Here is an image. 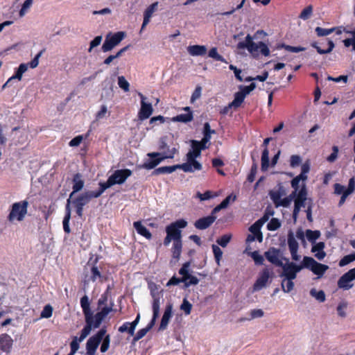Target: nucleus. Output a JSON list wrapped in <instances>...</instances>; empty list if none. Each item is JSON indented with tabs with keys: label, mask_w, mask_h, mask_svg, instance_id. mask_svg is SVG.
<instances>
[{
	"label": "nucleus",
	"mask_w": 355,
	"mask_h": 355,
	"mask_svg": "<svg viewBox=\"0 0 355 355\" xmlns=\"http://www.w3.org/2000/svg\"><path fill=\"white\" fill-rule=\"evenodd\" d=\"M178 169V164L173 166H166L155 168L152 172V175H158L160 174H170Z\"/></svg>",
	"instance_id": "2f4dec72"
},
{
	"label": "nucleus",
	"mask_w": 355,
	"mask_h": 355,
	"mask_svg": "<svg viewBox=\"0 0 355 355\" xmlns=\"http://www.w3.org/2000/svg\"><path fill=\"white\" fill-rule=\"evenodd\" d=\"M159 150L161 153H151L148 155L150 159L144 164V167L147 169L154 168L157 165L161 163L165 159H172L178 152L175 147L170 148L166 142V137H163L159 141Z\"/></svg>",
	"instance_id": "f257e3e1"
},
{
	"label": "nucleus",
	"mask_w": 355,
	"mask_h": 355,
	"mask_svg": "<svg viewBox=\"0 0 355 355\" xmlns=\"http://www.w3.org/2000/svg\"><path fill=\"white\" fill-rule=\"evenodd\" d=\"M172 311H173L172 304H168L166 306L164 314H163L162 320H161V322H160V324L159 327V331H163L166 329V327L168 324V322H169L171 318H172V315H173Z\"/></svg>",
	"instance_id": "393cba45"
},
{
	"label": "nucleus",
	"mask_w": 355,
	"mask_h": 355,
	"mask_svg": "<svg viewBox=\"0 0 355 355\" xmlns=\"http://www.w3.org/2000/svg\"><path fill=\"white\" fill-rule=\"evenodd\" d=\"M281 268L282 272L279 274L280 277L295 279L297 273L303 270L304 266H303V261L300 264H297L293 261H290L288 259Z\"/></svg>",
	"instance_id": "9d476101"
},
{
	"label": "nucleus",
	"mask_w": 355,
	"mask_h": 355,
	"mask_svg": "<svg viewBox=\"0 0 355 355\" xmlns=\"http://www.w3.org/2000/svg\"><path fill=\"white\" fill-rule=\"evenodd\" d=\"M89 134H87L85 137L83 135H78L73 138L69 143V146L71 147H76L78 146L84 139H86L88 137Z\"/></svg>",
	"instance_id": "13d9d810"
},
{
	"label": "nucleus",
	"mask_w": 355,
	"mask_h": 355,
	"mask_svg": "<svg viewBox=\"0 0 355 355\" xmlns=\"http://www.w3.org/2000/svg\"><path fill=\"white\" fill-rule=\"evenodd\" d=\"M125 36L126 34L124 31H118L114 33H107L101 47L102 51L103 52H108L112 51L115 46L121 43V42L125 37Z\"/></svg>",
	"instance_id": "6e6552de"
},
{
	"label": "nucleus",
	"mask_w": 355,
	"mask_h": 355,
	"mask_svg": "<svg viewBox=\"0 0 355 355\" xmlns=\"http://www.w3.org/2000/svg\"><path fill=\"white\" fill-rule=\"evenodd\" d=\"M306 179L303 178L302 175H297L296 177H295L291 182V187L296 190H300L299 188L300 187H301L302 185L304 184H306L305 182H306Z\"/></svg>",
	"instance_id": "79ce46f5"
},
{
	"label": "nucleus",
	"mask_w": 355,
	"mask_h": 355,
	"mask_svg": "<svg viewBox=\"0 0 355 355\" xmlns=\"http://www.w3.org/2000/svg\"><path fill=\"white\" fill-rule=\"evenodd\" d=\"M262 223H263L261 221V220H259L257 222H255L253 225H252L249 228L250 232L252 234L256 235L257 239L259 242H261L263 240L262 233L261 232V227L262 225Z\"/></svg>",
	"instance_id": "7c9ffc66"
},
{
	"label": "nucleus",
	"mask_w": 355,
	"mask_h": 355,
	"mask_svg": "<svg viewBox=\"0 0 355 355\" xmlns=\"http://www.w3.org/2000/svg\"><path fill=\"white\" fill-rule=\"evenodd\" d=\"M352 38L345 39V40H343V43L346 47L352 46V49L355 51V33L354 32H352Z\"/></svg>",
	"instance_id": "774afa93"
},
{
	"label": "nucleus",
	"mask_w": 355,
	"mask_h": 355,
	"mask_svg": "<svg viewBox=\"0 0 355 355\" xmlns=\"http://www.w3.org/2000/svg\"><path fill=\"white\" fill-rule=\"evenodd\" d=\"M80 306L83 309V314L85 315V323H87V328L85 331L87 330L90 327V313L92 312L90 309V303L89 300V297L85 295L80 299Z\"/></svg>",
	"instance_id": "aec40b11"
},
{
	"label": "nucleus",
	"mask_w": 355,
	"mask_h": 355,
	"mask_svg": "<svg viewBox=\"0 0 355 355\" xmlns=\"http://www.w3.org/2000/svg\"><path fill=\"white\" fill-rule=\"evenodd\" d=\"M303 266L304 268L310 270L313 274L317 275L316 279L322 277L329 266L325 264L316 261L313 257L305 256L303 257Z\"/></svg>",
	"instance_id": "0eeeda50"
},
{
	"label": "nucleus",
	"mask_w": 355,
	"mask_h": 355,
	"mask_svg": "<svg viewBox=\"0 0 355 355\" xmlns=\"http://www.w3.org/2000/svg\"><path fill=\"white\" fill-rule=\"evenodd\" d=\"M99 260V257L98 255H96L95 258L93 259V256L89 258V260L88 261V264H92L91 268V275H90V279L92 282H96L98 279L102 282L101 279L103 277L101 272H100L98 268L96 266V263H98Z\"/></svg>",
	"instance_id": "412c9836"
},
{
	"label": "nucleus",
	"mask_w": 355,
	"mask_h": 355,
	"mask_svg": "<svg viewBox=\"0 0 355 355\" xmlns=\"http://www.w3.org/2000/svg\"><path fill=\"white\" fill-rule=\"evenodd\" d=\"M328 48L327 49H322L318 45L316 42H314L311 44L313 47H314L318 53L320 54H326L330 53L333 49L334 48V43L331 40H329L327 42Z\"/></svg>",
	"instance_id": "58836bf2"
},
{
	"label": "nucleus",
	"mask_w": 355,
	"mask_h": 355,
	"mask_svg": "<svg viewBox=\"0 0 355 355\" xmlns=\"http://www.w3.org/2000/svg\"><path fill=\"white\" fill-rule=\"evenodd\" d=\"M256 87V84L252 83L248 86H240L241 91L236 92L234 97L236 98V101L241 104L244 101L245 96L253 91Z\"/></svg>",
	"instance_id": "4be33fe9"
},
{
	"label": "nucleus",
	"mask_w": 355,
	"mask_h": 355,
	"mask_svg": "<svg viewBox=\"0 0 355 355\" xmlns=\"http://www.w3.org/2000/svg\"><path fill=\"white\" fill-rule=\"evenodd\" d=\"M189 267L190 262L188 261L184 263L179 270V274L182 275V282L184 284L185 287L196 285L199 282V279L196 277L189 273Z\"/></svg>",
	"instance_id": "6ab92c4d"
},
{
	"label": "nucleus",
	"mask_w": 355,
	"mask_h": 355,
	"mask_svg": "<svg viewBox=\"0 0 355 355\" xmlns=\"http://www.w3.org/2000/svg\"><path fill=\"white\" fill-rule=\"evenodd\" d=\"M208 55L209 57L214 59L215 60L227 63L226 60L222 55L218 54L217 48L216 47H213L209 50Z\"/></svg>",
	"instance_id": "8fccbe9b"
},
{
	"label": "nucleus",
	"mask_w": 355,
	"mask_h": 355,
	"mask_svg": "<svg viewBox=\"0 0 355 355\" xmlns=\"http://www.w3.org/2000/svg\"><path fill=\"white\" fill-rule=\"evenodd\" d=\"M182 248V241H175L173 243L171 252L173 258L178 260L180 257L181 252Z\"/></svg>",
	"instance_id": "c9c22d12"
},
{
	"label": "nucleus",
	"mask_w": 355,
	"mask_h": 355,
	"mask_svg": "<svg viewBox=\"0 0 355 355\" xmlns=\"http://www.w3.org/2000/svg\"><path fill=\"white\" fill-rule=\"evenodd\" d=\"M193 119V112L185 114H180L171 118V121L173 122L188 123Z\"/></svg>",
	"instance_id": "473e14b6"
},
{
	"label": "nucleus",
	"mask_w": 355,
	"mask_h": 355,
	"mask_svg": "<svg viewBox=\"0 0 355 355\" xmlns=\"http://www.w3.org/2000/svg\"><path fill=\"white\" fill-rule=\"evenodd\" d=\"M264 255L270 263L278 267L283 266L284 261L288 259L280 249L275 248H269L265 252Z\"/></svg>",
	"instance_id": "f8f14e48"
},
{
	"label": "nucleus",
	"mask_w": 355,
	"mask_h": 355,
	"mask_svg": "<svg viewBox=\"0 0 355 355\" xmlns=\"http://www.w3.org/2000/svg\"><path fill=\"white\" fill-rule=\"evenodd\" d=\"M28 205L29 203L26 200L13 203L8 216V220L10 222L24 220L28 212Z\"/></svg>",
	"instance_id": "423d86ee"
},
{
	"label": "nucleus",
	"mask_w": 355,
	"mask_h": 355,
	"mask_svg": "<svg viewBox=\"0 0 355 355\" xmlns=\"http://www.w3.org/2000/svg\"><path fill=\"white\" fill-rule=\"evenodd\" d=\"M53 309L51 305L46 304L40 313L42 318H49L52 316Z\"/></svg>",
	"instance_id": "6e6d98bb"
},
{
	"label": "nucleus",
	"mask_w": 355,
	"mask_h": 355,
	"mask_svg": "<svg viewBox=\"0 0 355 355\" xmlns=\"http://www.w3.org/2000/svg\"><path fill=\"white\" fill-rule=\"evenodd\" d=\"M315 32L319 37H323L329 35V34L332 33L335 31V28H323L321 27H316L315 28Z\"/></svg>",
	"instance_id": "4d7b16f0"
},
{
	"label": "nucleus",
	"mask_w": 355,
	"mask_h": 355,
	"mask_svg": "<svg viewBox=\"0 0 355 355\" xmlns=\"http://www.w3.org/2000/svg\"><path fill=\"white\" fill-rule=\"evenodd\" d=\"M112 306L111 304L110 306H105L103 308L99 309L100 311L97 312L94 315L92 312L90 313V327L85 331V329L87 328V323H85V327L82 329V338H86L91 332L92 329L98 328L104 320V318L111 312L112 311Z\"/></svg>",
	"instance_id": "20e7f679"
},
{
	"label": "nucleus",
	"mask_w": 355,
	"mask_h": 355,
	"mask_svg": "<svg viewBox=\"0 0 355 355\" xmlns=\"http://www.w3.org/2000/svg\"><path fill=\"white\" fill-rule=\"evenodd\" d=\"M310 295L320 302H324L326 300L325 293L322 290L318 291L315 288H312Z\"/></svg>",
	"instance_id": "a18cd8bd"
},
{
	"label": "nucleus",
	"mask_w": 355,
	"mask_h": 355,
	"mask_svg": "<svg viewBox=\"0 0 355 355\" xmlns=\"http://www.w3.org/2000/svg\"><path fill=\"white\" fill-rule=\"evenodd\" d=\"M307 189L306 187V184L302 185L300 191H298V195L297 198L294 200V209L293 211V218L295 221L297 220L298 214L301 210V208L307 207L309 199L307 198Z\"/></svg>",
	"instance_id": "1a4fd4ad"
},
{
	"label": "nucleus",
	"mask_w": 355,
	"mask_h": 355,
	"mask_svg": "<svg viewBox=\"0 0 355 355\" xmlns=\"http://www.w3.org/2000/svg\"><path fill=\"white\" fill-rule=\"evenodd\" d=\"M281 226V223L277 218H273L267 225V228L270 231H275Z\"/></svg>",
	"instance_id": "0e129e2a"
},
{
	"label": "nucleus",
	"mask_w": 355,
	"mask_h": 355,
	"mask_svg": "<svg viewBox=\"0 0 355 355\" xmlns=\"http://www.w3.org/2000/svg\"><path fill=\"white\" fill-rule=\"evenodd\" d=\"M355 279V267L343 274L338 280L339 288L348 291L354 286L352 282Z\"/></svg>",
	"instance_id": "a211bd4d"
},
{
	"label": "nucleus",
	"mask_w": 355,
	"mask_h": 355,
	"mask_svg": "<svg viewBox=\"0 0 355 355\" xmlns=\"http://www.w3.org/2000/svg\"><path fill=\"white\" fill-rule=\"evenodd\" d=\"M288 245L290 251L298 250L299 244L292 232H290L288 234Z\"/></svg>",
	"instance_id": "37998d69"
},
{
	"label": "nucleus",
	"mask_w": 355,
	"mask_h": 355,
	"mask_svg": "<svg viewBox=\"0 0 355 355\" xmlns=\"http://www.w3.org/2000/svg\"><path fill=\"white\" fill-rule=\"evenodd\" d=\"M150 290V295L153 298L152 302V310L153 317L152 320L156 321L157 318L159 315V308L161 305V300L162 299V295L159 291L157 286L155 284H150L149 286Z\"/></svg>",
	"instance_id": "ddd939ff"
},
{
	"label": "nucleus",
	"mask_w": 355,
	"mask_h": 355,
	"mask_svg": "<svg viewBox=\"0 0 355 355\" xmlns=\"http://www.w3.org/2000/svg\"><path fill=\"white\" fill-rule=\"evenodd\" d=\"M187 51L192 56H202L206 54L207 47L203 45H191L188 46Z\"/></svg>",
	"instance_id": "c756f323"
},
{
	"label": "nucleus",
	"mask_w": 355,
	"mask_h": 355,
	"mask_svg": "<svg viewBox=\"0 0 355 355\" xmlns=\"http://www.w3.org/2000/svg\"><path fill=\"white\" fill-rule=\"evenodd\" d=\"M230 234H224L216 240V243L223 248H225L231 240Z\"/></svg>",
	"instance_id": "052dcab7"
},
{
	"label": "nucleus",
	"mask_w": 355,
	"mask_h": 355,
	"mask_svg": "<svg viewBox=\"0 0 355 355\" xmlns=\"http://www.w3.org/2000/svg\"><path fill=\"white\" fill-rule=\"evenodd\" d=\"M165 121H166V119L163 116L159 115V116L152 117L149 121V124L154 126L157 124L164 123L165 122Z\"/></svg>",
	"instance_id": "338daca9"
},
{
	"label": "nucleus",
	"mask_w": 355,
	"mask_h": 355,
	"mask_svg": "<svg viewBox=\"0 0 355 355\" xmlns=\"http://www.w3.org/2000/svg\"><path fill=\"white\" fill-rule=\"evenodd\" d=\"M103 193V191L99 187L96 191H88L79 195L75 200H73L72 202L73 205H78L84 207L88 204L92 198H99Z\"/></svg>",
	"instance_id": "dca6fc26"
},
{
	"label": "nucleus",
	"mask_w": 355,
	"mask_h": 355,
	"mask_svg": "<svg viewBox=\"0 0 355 355\" xmlns=\"http://www.w3.org/2000/svg\"><path fill=\"white\" fill-rule=\"evenodd\" d=\"M216 217L214 215L207 216L197 220L194 226L196 229L203 230L211 226L216 220Z\"/></svg>",
	"instance_id": "b1692460"
},
{
	"label": "nucleus",
	"mask_w": 355,
	"mask_h": 355,
	"mask_svg": "<svg viewBox=\"0 0 355 355\" xmlns=\"http://www.w3.org/2000/svg\"><path fill=\"white\" fill-rule=\"evenodd\" d=\"M313 13V6L309 5L306 6L304 9L301 12L299 17L303 20H307L311 17Z\"/></svg>",
	"instance_id": "5fc2aeb1"
},
{
	"label": "nucleus",
	"mask_w": 355,
	"mask_h": 355,
	"mask_svg": "<svg viewBox=\"0 0 355 355\" xmlns=\"http://www.w3.org/2000/svg\"><path fill=\"white\" fill-rule=\"evenodd\" d=\"M191 148L187 153H191L195 157H199L201 155V151L208 148L207 146H202L200 143L196 140L191 141Z\"/></svg>",
	"instance_id": "cd10ccee"
},
{
	"label": "nucleus",
	"mask_w": 355,
	"mask_h": 355,
	"mask_svg": "<svg viewBox=\"0 0 355 355\" xmlns=\"http://www.w3.org/2000/svg\"><path fill=\"white\" fill-rule=\"evenodd\" d=\"M212 250L214 255V258L216 260V262L218 266L220 265V261L223 256V251L221 249L216 245L213 244L212 246Z\"/></svg>",
	"instance_id": "864d4df0"
},
{
	"label": "nucleus",
	"mask_w": 355,
	"mask_h": 355,
	"mask_svg": "<svg viewBox=\"0 0 355 355\" xmlns=\"http://www.w3.org/2000/svg\"><path fill=\"white\" fill-rule=\"evenodd\" d=\"M196 159L197 157H193L191 153H187V162L181 164H178V169H181L185 173H193L196 171H200L202 166Z\"/></svg>",
	"instance_id": "4468645a"
},
{
	"label": "nucleus",
	"mask_w": 355,
	"mask_h": 355,
	"mask_svg": "<svg viewBox=\"0 0 355 355\" xmlns=\"http://www.w3.org/2000/svg\"><path fill=\"white\" fill-rule=\"evenodd\" d=\"M119 331L121 333L128 332L130 336H133V322H126L123 323L119 328Z\"/></svg>",
	"instance_id": "3c124183"
},
{
	"label": "nucleus",
	"mask_w": 355,
	"mask_h": 355,
	"mask_svg": "<svg viewBox=\"0 0 355 355\" xmlns=\"http://www.w3.org/2000/svg\"><path fill=\"white\" fill-rule=\"evenodd\" d=\"M237 49L240 50L247 49L254 57L259 55V51L264 56L270 55V50L268 46L263 42H254L253 37L250 34L247 35L245 41L239 42L237 44Z\"/></svg>",
	"instance_id": "f03ea898"
},
{
	"label": "nucleus",
	"mask_w": 355,
	"mask_h": 355,
	"mask_svg": "<svg viewBox=\"0 0 355 355\" xmlns=\"http://www.w3.org/2000/svg\"><path fill=\"white\" fill-rule=\"evenodd\" d=\"M282 48L284 49L287 51L293 52V53H299L300 51H304L306 49L304 47H301V46H290V45H286L285 44H279L277 46V49H282Z\"/></svg>",
	"instance_id": "09e8293b"
},
{
	"label": "nucleus",
	"mask_w": 355,
	"mask_h": 355,
	"mask_svg": "<svg viewBox=\"0 0 355 355\" xmlns=\"http://www.w3.org/2000/svg\"><path fill=\"white\" fill-rule=\"evenodd\" d=\"M325 244L324 242H318L313 244L311 252L314 254L315 257L321 261L326 257V252L324 249Z\"/></svg>",
	"instance_id": "a878e982"
},
{
	"label": "nucleus",
	"mask_w": 355,
	"mask_h": 355,
	"mask_svg": "<svg viewBox=\"0 0 355 355\" xmlns=\"http://www.w3.org/2000/svg\"><path fill=\"white\" fill-rule=\"evenodd\" d=\"M135 229L138 234L144 236L147 239H151L152 234L149 230L144 226L141 222H135Z\"/></svg>",
	"instance_id": "72a5a7b5"
},
{
	"label": "nucleus",
	"mask_w": 355,
	"mask_h": 355,
	"mask_svg": "<svg viewBox=\"0 0 355 355\" xmlns=\"http://www.w3.org/2000/svg\"><path fill=\"white\" fill-rule=\"evenodd\" d=\"M118 85L119 87L124 92H128L129 90L130 84L124 76H121L118 77Z\"/></svg>",
	"instance_id": "bf43d9fd"
},
{
	"label": "nucleus",
	"mask_w": 355,
	"mask_h": 355,
	"mask_svg": "<svg viewBox=\"0 0 355 355\" xmlns=\"http://www.w3.org/2000/svg\"><path fill=\"white\" fill-rule=\"evenodd\" d=\"M241 103L236 101V98L234 97V100L230 103L227 106L224 107L220 111L222 114H227L232 108L237 109L241 106Z\"/></svg>",
	"instance_id": "de8ad7c7"
},
{
	"label": "nucleus",
	"mask_w": 355,
	"mask_h": 355,
	"mask_svg": "<svg viewBox=\"0 0 355 355\" xmlns=\"http://www.w3.org/2000/svg\"><path fill=\"white\" fill-rule=\"evenodd\" d=\"M306 236L309 242L312 244L315 243V241L320 238V232L319 230H307L306 231Z\"/></svg>",
	"instance_id": "ea45409f"
},
{
	"label": "nucleus",
	"mask_w": 355,
	"mask_h": 355,
	"mask_svg": "<svg viewBox=\"0 0 355 355\" xmlns=\"http://www.w3.org/2000/svg\"><path fill=\"white\" fill-rule=\"evenodd\" d=\"M355 261L354 253L344 256L338 263L340 267H343Z\"/></svg>",
	"instance_id": "603ef678"
},
{
	"label": "nucleus",
	"mask_w": 355,
	"mask_h": 355,
	"mask_svg": "<svg viewBox=\"0 0 355 355\" xmlns=\"http://www.w3.org/2000/svg\"><path fill=\"white\" fill-rule=\"evenodd\" d=\"M138 95L141 98V107L138 112V120L142 121L148 119L153 112V108L151 103L147 101V98L145 97L141 93L139 92Z\"/></svg>",
	"instance_id": "2eb2a0df"
},
{
	"label": "nucleus",
	"mask_w": 355,
	"mask_h": 355,
	"mask_svg": "<svg viewBox=\"0 0 355 355\" xmlns=\"http://www.w3.org/2000/svg\"><path fill=\"white\" fill-rule=\"evenodd\" d=\"M82 175L80 173H76L73 178V191L69 195V198L67 200V203L65 208V215L62 221L63 230L67 234H69L71 229L69 227V220L71 218V208H70V198L75 193L80 191L84 187V181L81 179Z\"/></svg>",
	"instance_id": "7ed1b4c3"
},
{
	"label": "nucleus",
	"mask_w": 355,
	"mask_h": 355,
	"mask_svg": "<svg viewBox=\"0 0 355 355\" xmlns=\"http://www.w3.org/2000/svg\"><path fill=\"white\" fill-rule=\"evenodd\" d=\"M269 167V150L268 148L263 149L261 155V171H266Z\"/></svg>",
	"instance_id": "e433bc0d"
},
{
	"label": "nucleus",
	"mask_w": 355,
	"mask_h": 355,
	"mask_svg": "<svg viewBox=\"0 0 355 355\" xmlns=\"http://www.w3.org/2000/svg\"><path fill=\"white\" fill-rule=\"evenodd\" d=\"M132 175V171L130 169H118L107 178L106 182H100L98 183L103 193L115 184H123L126 179Z\"/></svg>",
	"instance_id": "39448f33"
},
{
	"label": "nucleus",
	"mask_w": 355,
	"mask_h": 355,
	"mask_svg": "<svg viewBox=\"0 0 355 355\" xmlns=\"http://www.w3.org/2000/svg\"><path fill=\"white\" fill-rule=\"evenodd\" d=\"M155 321L151 319L150 322L145 328L138 331L136 336H135V342L143 338L147 334V332L152 329V327L155 325Z\"/></svg>",
	"instance_id": "4c0bfd02"
},
{
	"label": "nucleus",
	"mask_w": 355,
	"mask_h": 355,
	"mask_svg": "<svg viewBox=\"0 0 355 355\" xmlns=\"http://www.w3.org/2000/svg\"><path fill=\"white\" fill-rule=\"evenodd\" d=\"M106 327L101 328L95 335L90 337L86 343V350L88 355H95L96 349L106 334Z\"/></svg>",
	"instance_id": "9b49d317"
},
{
	"label": "nucleus",
	"mask_w": 355,
	"mask_h": 355,
	"mask_svg": "<svg viewBox=\"0 0 355 355\" xmlns=\"http://www.w3.org/2000/svg\"><path fill=\"white\" fill-rule=\"evenodd\" d=\"M251 257L257 265H262L263 263V257L258 251H254L251 253Z\"/></svg>",
	"instance_id": "69168bd1"
},
{
	"label": "nucleus",
	"mask_w": 355,
	"mask_h": 355,
	"mask_svg": "<svg viewBox=\"0 0 355 355\" xmlns=\"http://www.w3.org/2000/svg\"><path fill=\"white\" fill-rule=\"evenodd\" d=\"M348 307V302L345 300H343L339 302L337 306V313L338 315L341 318H345L347 316L346 309Z\"/></svg>",
	"instance_id": "49530a36"
},
{
	"label": "nucleus",
	"mask_w": 355,
	"mask_h": 355,
	"mask_svg": "<svg viewBox=\"0 0 355 355\" xmlns=\"http://www.w3.org/2000/svg\"><path fill=\"white\" fill-rule=\"evenodd\" d=\"M102 344L101 346V352L104 353L107 351L110 347V336L109 334L106 335L105 334L103 340H102Z\"/></svg>",
	"instance_id": "e2e57ef3"
},
{
	"label": "nucleus",
	"mask_w": 355,
	"mask_h": 355,
	"mask_svg": "<svg viewBox=\"0 0 355 355\" xmlns=\"http://www.w3.org/2000/svg\"><path fill=\"white\" fill-rule=\"evenodd\" d=\"M157 7L158 2H155L146 9L144 13V21L141 26L142 29L150 22V18L153 13L157 10Z\"/></svg>",
	"instance_id": "bb28decb"
},
{
	"label": "nucleus",
	"mask_w": 355,
	"mask_h": 355,
	"mask_svg": "<svg viewBox=\"0 0 355 355\" xmlns=\"http://www.w3.org/2000/svg\"><path fill=\"white\" fill-rule=\"evenodd\" d=\"M192 309V304L186 299L183 300V302L180 306V309L184 311L185 315H189Z\"/></svg>",
	"instance_id": "680f3d73"
},
{
	"label": "nucleus",
	"mask_w": 355,
	"mask_h": 355,
	"mask_svg": "<svg viewBox=\"0 0 355 355\" xmlns=\"http://www.w3.org/2000/svg\"><path fill=\"white\" fill-rule=\"evenodd\" d=\"M175 225H171V224L166 227V233L173 242L182 241V234L180 230H177L174 227Z\"/></svg>",
	"instance_id": "c85d7f7f"
},
{
	"label": "nucleus",
	"mask_w": 355,
	"mask_h": 355,
	"mask_svg": "<svg viewBox=\"0 0 355 355\" xmlns=\"http://www.w3.org/2000/svg\"><path fill=\"white\" fill-rule=\"evenodd\" d=\"M13 345V340L7 334H2L0 336V349L7 354L10 353Z\"/></svg>",
	"instance_id": "5701e85b"
},
{
	"label": "nucleus",
	"mask_w": 355,
	"mask_h": 355,
	"mask_svg": "<svg viewBox=\"0 0 355 355\" xmlns=\"http://www.w3.org/2000/svg\"><path fill=\"white\" fill-rule=\"evenodd\" d=\"M282 281L281 283L282 289L284 293H290L294 288L293 278L282 277Z\"/></svg>",
	"instance_id": "f704fd0d"
},
{
	"label": "nucleus",
	"mask_w": 355,
	"mask_h": 355,
	"mask_svg": "<svg viewBox=\"0 0 355 355\" xmlns=\"http://www.w3.org/2000/svg\"><path fill=\"white\" fill-rule=\"evenodd\" d=\"M282 188L280 187L278 191H270L269 192V196L273 203L275 205V206L277 207L278 204L279 203L282 196H283V193L281 192V189Z\"/></svg>",
	"instance_id": "a19ab883"
},
{
	"label": "nucleus",
	"mask_w": 355,
	"mask_h": 355,
	"mask_svg": "<svg viewBox=\"0 0 355 355\" xmlns=\"http://www.w3.org/2000/svg\"><path fill=\"white\" fill-rule=\"evenodd\" d=\"M271 282V274L268 268L263 269L252 286V292H257L266 288Z\"/></svg>",
	"instance_id": "f3484780"
},
{
	"label": "nucleus",
	"mask_w": 355,
	"mask_h": 355,
	"mask_svg": "<svg viewBox=\"0 0 355 355\" xmlns=\"http://www.w3.org/2000/svg\"><path fill=\"white\" fill-rule=\"evenodd\" d=\"M82 338V332L80 333V337L78 338L75 336L70 343L71 352L69 354H75L79 349V343L83 340L85 338Z\"/></svg>",
	"instance_id": "c03bdc74"
}]
</instances>
